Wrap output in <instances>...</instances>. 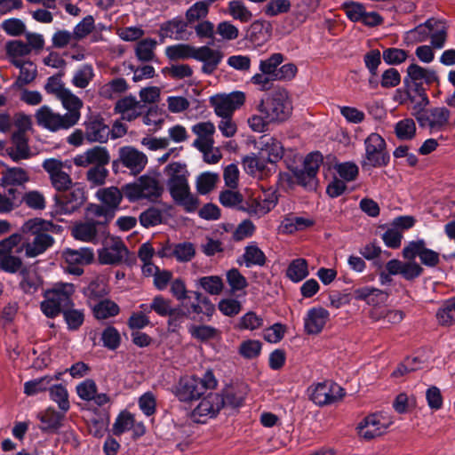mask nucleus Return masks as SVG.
<instances>
[{
  "label": "nucleus",
  "instance_id": "1",
  "mask_svg": "<svg viewBox=\"0 0 455 455\" xmlns=\"http://www.w3.org/2000/svg\"><path fill=\"white\" fill-rule=\"evenodd\" d=\"M164 173L168 177L167 186L175 203L187 212L196 211L199 200L190 192L187 165L180 162L171 163L164 168Z\"/></svg>",
  "mask_w": 455,
  "mask_h": 455
},
{
  "label": "nucleus",
  "instance_id": "2",
  "mask_svg": "<svg viewBox=\"0 0 455 455\" xmlns=\"http://www.w3.org/2000/svg\"><path fill=\"white\" fill-rule=\"evenodd\" d=\"M75 286L70 283H58L44 292L45 299L41 302V309L47 316L53 318L60 312L70 307Z\"/></svg>",
  "mask_w": 455,
  "mask_h": 455
},
{
  "label": "nucleus",
  "instance_id": "3",
  "mask_svg": "<svg viewBox=\"0 0 455 455\" xmlns=\"http://www.w3.org/2000/svg\"><path fill=\"white\" fill-rule=\"evenodd\" d=\"M42 221L38 219L29 220L22 226L23 243L22 249L25 255L34 258L42 254L52 243L53 238L47 233L41 232Z\"/></svg>",
  "mask_w": 455,
  "mask_h": 455
},
{
  "label": "nucleus",
  "instance_id": "4",
  "mask_svg": "<svg viewBox=\"0 0 455 455\" xmlns=\"http://www.w3.org/2000/svg\"><path fill=\"white\" fill-rule=\"evenodd\" d=\"M258 111L272 123H281L291 114V105L284 90H275L267 94L259 103Z\"/></svg>",
  "mask_w": 455,
  "mask_h": 455
},
{
  "label": "nucleus",
  "instance_id": "5",
  "mask_svg": "<svg viewBox=\"0 0 455 455\" xmlns=\"http://www.w3.org/2000/svg\"><path fill=\"white\" fill-rule=\"evenodd\" d=\"M124 196L132 203L140 200L156 202L164 193V187L154 176L143 175L136 181L123 186Z\"/></svg>",
  "mask_w": 455,
  "mask_h": 455
},
{
  "label": "nucleus",
  "instance_id": "6",
  "mask_svg": "<svg viewBox=\"0 0 455 455\" xmlns=\"http://www.w3.org/2000/svg\"><path fill=\"white\" fill-rule=\"evenodd\" d=\"M52 215L54 217L70 215L78 211L85 203V190L80 183H75L67 190L54 195Z\"/></svg>",
  "mask_w": 455,
  "mask_h": 455
},
{
  "label": "nucleus",
  "instance_id": "7",
  "mask_svg": "<svg viewBox=\"0 0 455 455\" xmlns=\"http://www.w3.org/2000/svg\"><path fill=\"white\" fill-rule=\"evenodd\" d=\"M217 386V380L212 371H206L202 379L196 377H185L180 379L177 387L176 395L182 402L198 399L207 389Z\"/></svg>",
  "mask_w": 455,
  "mask_h": 455
},
{
  "label": "nucleus",
  "instance_id": "8",
  "mask_svg": "<svg viewBox=\"0 0 455 455\" xmlns=\"http://www.w3.org/2000/svg\"><path fill=\"white\" fill-rule=\"evenodd\" d=\"M365 154L362 161L363 168H379L386 166L390 159L385 140L372 132L364 140Z\"/></svg>",
  "mask_w": 455,
  "mask_h": 455
},
{
  "label": "nucleus",
  "instance_id": "9",
  "mask_svg": "<svg viewBox=\"0 0 455 455\" xmlns=\"http://www.w3.org/2000/svg\"><path fill=\"white\" fill-rule=\"evenodd\" d=\"M42 166L48 173L52 186L58 192L67 190L75 184L70 176L72 166L68 161L47 158L43 162Z\"/></svg>",
  "mask_w": 455,
  "mask_h": 455
},
{
  "label": "nucleus",
  "instance_id": "10",
  "mask_svg": "<svg viewBox=\"0 0 455 455\" xmlns=\"http://www.w3.org/2000/svg\"><path fill=\"white\" fill-rule=\"evenodd\" d=\"M194 299L188 297L181 303L184 312L181 314L188 318L205 322L211 320L215 312V306L211 299L199 291H193Z\"/></svg>",
  "mask_w": 455,
  "mask_h": 455
},
{
  "label": "nucleus",
  "instance_id": "11",
  "mask_svg": "<svg viewBox=\"0 0 455 455\" xmlns=\"http://www.w3.org/2000/svg\"><path fill=\"white\" fill-rule=\"evenodd\" d=\"M35 119L38 126L52 132L68 130L74 127L64 114L56 112L47 105H44L36 109Z\"/></svg>",
  "mask_w": 455,
  "mask_h": 455
},
{
  "label": "nucleus",
  "instance_id": "12",
  "mask_svg": "<svg viewBox=\"0 0 455 455\" xmlns=\"http://www.w3.org/2000/svg\"><path fill=\"white\" fill-rule=\"evenodd\" d=\"M121 164L133 175L140 173L148 164L147 156L132 146L121 147L118 149V158L112 163L115 170Z\"/></svg>",
  "mask_w": 455,
  "mask_h": 455
},
{
  "label": "nucleus",
  "instance_id": "13",
  "mask_svg": "<svg viewBox=\"0 0 455 455\" xmlns=\"http://www.w3.org/2000/svg\"><path fill=\"white\" fill-rule=\"evenodd\" d=\"M392 424L390 417L374 413L365 417L357 426V430L361 437L371 440L382 435Z\"/></svg>",
  "mask_w": 455,
  "mask_h": 455
},
{
  "label": "nucleus",
  "instance_id": "14",
  "mask_svg": "<svg viewBox=\"0 0 455 455\" xmlns=\"http://www.w3.org/2000/svg\"><path fill=\"white\" fill-rule=\"evenodd\" d=\"M244 100V93L238 91L228 94H216L210 98V103L220 117L233 116L234 112L243 105Z\"/></svg>",
  "mask_w": 455,
  "mask_h": 455
},
{
  "label": "nucleus",
  "instance_id": "15",
  "mask_svg": "<svg viewBox=\"0 0 455 455\" xmlns=\"http://www.w3.org/2000/svg\"><path fill=\"white\" fill-rule=\"evenodd\" d=\"M62 258L66 263L65 269L69 274L81 275L84 273L83 266L92 262L93 250L89 247L80 249L67 248L62 251Z\"/></svg>",
  "mask_w": 455,
  "mask_h": 455
},
{
  "label": "nucleus",
  "instance_id": "16",
  "mask_svg": "<svg viewBox=\"0 0 455 455\" xmlns=\"http://www.w3.org/2000/svg\"><path fill=\"white\" fill-rule=\"evenodd\" d=\"M403 257L405 259L411 260L419 257L420 262L428 267H435L440 262L439 253L427 248L426 242L423 239L411 241L403 249Z\"/></svg>",
  "mask_w": 455,
  "mask_h": 455
},
{
  "label": "nucleus",
  "instance_id": "17",
  "mask_svg": "<svg viewBox=\"0 0 455 455\" xmlns=\"http://www.w3.org/2000/svg\"><path fill=\"white\" fill-rule=\"evenodd\" d=\"M344 395V390L339 385L332 381H324L311 387L310 399L315 404L323 406L340 400Z\"/></svg>",
  "mask_w": 455,
  "mask_h": 455
},
{
  "label": "nucleus",
  "instance_id": "18",
  "mask_svg": "<svg viewBox=\"0 0 455 455\" xmlns=\"http://www.w3.org/2000/svg\"><path fill=\"white\" fill-rule=\"evenodd\" d=\"M451 111L445 107L424 108L415 116V119L422 128L428 127L432 131H440L448 124Z\"/></svg>",
  "mask_w": 455,
  "mask_h": 455
},
{
  "label": "nucleus",
  "instance_id": "19",
  "mask_svg": "<svg viewBox=\"0 0 455 455\" xmlns=\"http://www.w3.org/2000/svg\"><path fill=\"white\" fill-rule=\"evenodd\" d=\"M128 249L118 237H111L106 245L99 251V260L101 264L118 265L126 259Z\"/></svg>",
  "mask_w": 455,
  "mask_h": 455
},
{
  "label": "nucleus",
  "instance_id": "20",
  "mask_svg": "<svg viewBox=\"0 0 455 455\" xmlns=\"http://www.w3.org/2000/svg\"><path fill=\"white\" fill-rule=\"evenodd\" d=\"M75 165L78 167H88L90 165L101 166L107 165L110 162V155L107 148L95 146L76 155L73 158Z\"/></svg>",
  "mask_w": 455,
  "mask_h": 455
},
{
  "label": "nucleus",
  "instance_id": "21",
  "mask_svg": "<svg viewBox=\"0 0 455 455\" xmlns=\"http://www.w3.org/2000/svg\"><path fill=\"white\" fill-rule=\"evenodd\" d=\"M404 83L406 84L405 94L411 103V115L418 116L429 104L426 89L421 83H409L408 78H404Z\"/></svg>",
  "mask_w": 455,
  "mask_h": 455
},
{
  "label": "nucleus",
  "instance_id": "22",
  "mask_svg": "<svg viewBox=\"0 0 455 455\" xmlns=\"http://www.w3.org/2000/svg\"><path fill=\"white\" fill-rule=\"evenodd\" d=\"M222 58L223 53L220 51L214 50L208 45L196 47L194 59L203 62L202 71L204 74H212L217 69Z\"/></svg>",
  "mask_w": 455,
  "mask_h": 455
},
{
  "label": "nucleus",
  "instance_id": "23",
  "mask_svg": "<svg viewBox=\"0 0 455 455\" xmlns=\"http://www.w3.org/2000/svg\"><path fill=\"white\" fill-rule=\"evenodd\" d=\"M224 408L223 396L218 393H210L204 397L199 404L193 411V417H209L216 416L219 411Z\"/></svg>",
  "mask_w": 455,
  "mask_h": 455
},
{
  "label": "nucleus",
  "instance_id": "24",
  "mask_svg": "<svg viewBox=\"0 0 455 455\" xmlns=\"http://www.w3.org/2000/svg\"><path fill=\"white\" fill-rule=\"evenodd\" d=\"M115 110L121 115L123 120L131 122L142 115L144 105L134 96L130 95L118 100Z\"/></svg>",
  "mask_w": 455,
  "mask_h": 455
},
{
  "label": "nucleus",
  "instance_id": "25",
  "mask_svg": "<svg viewBox=\"0 0 455 455\" xmlns=\"http://www.w3.org/2000/svg\"><path fill=\"white\" fill-rule=\"evenodd\" d=\"M259 154L267 161L268 164H275L283 155V148L280 141L269 136H262L258 142Z\"/></svg>",
  "mask_w": 455,
  "mask_h": 455
},
{
  "label": "nucleus",
  "instance_id": "26",
  "mask_svg": "<svg viewBox=\"0 0 455 455\" xmlns=\"http://www.w3.org/2000/svg\"><path fill=\"white\" fill-rule=\"evenodd\" d=\"M329 312L321 307L310 308L304 319L305 331L308 334H318L329 319Z\"/></svg>",
  "mask_w": 455,
  "mask_h": 455
},
{
  "label": "nucleus",
  "instance_id": "27",
  "mask_svg": "<svg viewBox=\"0 0 455 455\" xmlns=\"http://www.w3.org/2000/svg\"><path fill=\"white\" fill-rule=\"evenodd\" d=\"M63 108L67 110V119L75 126L81 118V109L84 103L82 100L74 94L69 89L59 99Z\"/></svg>",
  "mask_w": 455,
  "mask_h": 455
},
{
  "label": "nucleus",
  "instance_id": "28",
  "mask_svg": "<svg viewBox=\"0 0 455 455\" xmlns=\"http://www.w3.org/2000/svg\"><path fill=\"white\" fill-rule=\"evenodd\" d=\"M192 132L197 136L192 144L194 148H211L214 144L215 126L212 122L197 123L192 126Z\"/></svg>",
  "mask_w": 455,
  "mask_h": 455
},
{
  "label": "nucleus",
  "instance_id": "29",
  "mask_svg": "<svg viewBox=\"0 0 455 455\" xmlns=\"http://www.w3.org/2000/svg\"><path fill=\"white\" fill-rule=\"evenodd\" d=\"M109 135L110 129L101 119L92 118L85 123V139L88 141L104 143Z\"/></svg>",
  "mask_w": 455,
  "mask_h": 455
},
{
  "label": "nucleus",
  "instance_id": "30",
  "mask_svg": "<svg viewBox=\"0 0 455 455\" xmlns=\"http://www.w3.org/2000/svg\"><path fill=\"white\" fill-rule=\"evenodd\" d=\"M12 145L8 148V154L14 161L27 159L30 156L28 139L24 131H18L12 134Z\"/></svg>",
  "mask_w": 455,
  "mask_h": 455
},
{
  "label": "nucleus",
  "instance_id": "31",
  "mask_svg": "<svg viewBox=\"0 0 455 455\" xmlns=\"http://www.w3.org/2000/svg\"><path fill=\"white\" fill-rule=\"evenodd\" d=\"M21 277L20 281V288L27 294H34L43 286V278L34 269L23 268L20 272Z\"/></svg>",
  "mask_w": 455,
  "mask_h": 455
},
{
  "label": "nucleus",
  "instance_id": "32",
  "mask_svg": "<svg viewBox=\"0 0 455 455\" xmlns=\"http://www.w3.org/2000/svg\"><path fill=\"white\" fill-rule=\"evenodd\" d=\"M100 223L94 220H86L84 222L77 223L71 230L72 235L75 239L82 242H93L98 235L97 226Z\"/></svg>",
  "mask_w": 455,
  "mask_h": 455
},
{
  "label": "nucleus",
  "instance_id": "33",
  "mask_svg": "<svg viewBox=\"0 0 455 455\" xmlns=\"http://www.w3.org/2000/svg\"><path fill=\"white\" fill-rule=\"evenodd\" d=\"M140 308L144 312L155 311L160 316L175 317L179 315L178 309L172 307L171 300L161 295L153 298L150 305L142 304Z\"/></svg>",
  "mask_w": 455,
  "mask_h": 455
},
{
  "label": "nucleus",
  "instance_id": "34",
  "mask_svg": "<svg viewBox=\"0 0 455 455\" xmlns=\"http://www.w3.org/2000/svg\"><path fill=\"white\" fill-rule=\"evenodd\" d=\"M65 413L62 411L60 412L56 411L52 408L46 409L38 416L43 424L41 429L44 432H56L62 426Z\"/></svg>",
  "mask_w": 455,
  "mask_h": 455
},
{
  "label": "nucleus",
  "instance_id": "35",
  "mask_svg": "<svg viewBox=\"0 0 455 455\" xmlns=\"http://www.w3.org/2000/svg\"><path fill=\"white\" fill-rule=\"evenodd\" d=\"M94 76L95 72L92 65L83 64L74 71L71 84L78 89H85L92 83Z\"/></svg>",
  "mask_w": 455,
  "mask_h": 455
},
{
  "label": "nucleus",
  "instance_id": "36",
  "mask_svg": "<svg viewBox=\"0 0 455 455\" xmlns=\"http://www.w3.org/2000/svg\"><path fill=\"white\" fill-rule=\"evenodd\" d=\"M188 21L182 20H172L164 23L161 26V36L164 37H171L175 40L186 39V28Z\"/></svg>",
  "mask_w": 455,
  "mask_h": 455
},
{
  "label": "nucleus",
  "instance_id": "37",
  "mask_svg": "<svg viewBox=\"0 0 455 455\" xmlns=\"http://www.w3.org/2000/svg\"><path fill=\"white\" fill-rule=\"evenodd\" d=\"M267 161L258 156H248L243 159L244 171L251 175H264L269 171L267 167Z\"/></svg>",
  "mask_w": 455,
  "mask_h": 455
},
{
  "label": "nucleus",
  "instance_id": "38",
  "mask_svg": "<svg viewBox=\"0 0 455 455\" xmlns=\"http://www.w3.org/2000/svg\"><path fill=\"white\" fill-rule=\"evenodd\" d=\"M12 63L20 68V76L16 84L22 86L32 82L36 76V68L30 61H22L21 60H13Z\"/></svg>",
  "mask_w": 455,
  "mask_h": 455
},
{
  "label": "nucleus",
  "instance_id": "39",
  "mask_svg": "<svg viewBox=\"0 0 455 455\" xmlns=\"http://www.w3.org/2000/svg\"><path fill=\"white\" fill-rule=\"evenodd\" d=\"M124 196L123 189L120 190L116 187L102 188L97 192L98 198L111 209L119 206Z\"/></svg>",
  "mask_w": 455,
  "mask_h": 455
},
{
  "label": "nucleus",
  "instance_id": "40",
  "mask_svg": "<svg viewBox=\"0 0 455 455\" xmlns=\"http://www.w3.org/2000/svg\"><path fill=\"white\" fill-rule=\"evenodd\" d=\"M439 324L450 326L455 323V298L445 300L436 312Z\"/></svg>",
  "mask_w": 455,
  "mask_h": 455
},
{
  "label": "nucleus",
  "instance_id": "41",
  "mask_svg": "<svg viewBox=\"0 0 455 455\" xmlns=\"http://www.w3.org/2000/svg\"><path fill=\"white\" fill-rule=\"evenodd\" d=\"M313 225V220L303 217L287 215L281 223L283 232L291 234Z\"/></svg>",
  "mask_w": 455,
  "mask_h": 455
},
{
  "label": "nucleus",
  "instance_id": "42",
  "mask_svg": "<svg viewBox=\"0 0 455 455\" xmlns=\"http://www.w3.org/2000/svg\"><path fill=\"white\" fill-rule=\"evenodd\" d=\"M307 262L304 259H293L286 271L287 276L295 283L300 282L308 275Z\"/></svg>",
  "mask_w": 455,
  "mask_h": 455
},
{
  "label": "nucleus",
  "instance_id": "43",
  "mask_svg": "<svg viewBox=\"0 0 455 455\" xmlns=\"http://www.w3.org/2000/svg\"><path fill=\"white\" fill-rule=\"evenodd\" d=\"M243 257L247 267L264 266L267 259L264 252L255 243H251L245 247Z\"/></svg>",
  "mask_w": 455,
  "mask_h": 455
},
{
  "label": "nucleus",
  "instance_id": "44",
  "mask_svg": "<svg viewBox=\"0 0 455 455\" xmlns=\"http://www.w3.org/2000/svg\"><path fill=\"white\" fill-rule=\"evenodd\" d=\"M209 4L205 1H198L192 4L186 12V20L188 25L202 21L209 13Z\"/></svg>",
  "mask_w": 455,
  "mask_h": 455
},
{
  "label": "nucleus",
  "instance_id": "45",
  "mask_svg": "<svg viewBox=\"0 0 455 455\" xmlns=\"http://www.w3.org/2000/svg\"><path fill=\"white\" fill-rule=\"evenodd\" d=\"M228 13L233 19L241 22H249L252 18L251 12L240 0H232L228 3Z\"/></svg>",
  "mask_w": 455,
  "mask_h": 455
},
{
  "label": "nucleus",
  "instance_id": "46",
  "mask_svg": "<svg viewBox=\"0 0 455 455\" xmlns=\"http://www.w3.org/2000/svg\"><path fill=\"white\" fill-rule=\"evenodd\" d=\"M428 27L434 26V30L430 33L431 43L435 48H442L446 40V26L443 22L435 20H427Z\"/></svg>",
  "mask_w": 455,
  "mask_h": 455
},
{
  "label": "nucleus",
  "instance_id": "47",
  "mask_svg": "<svg viewBox=\"0 0 455 455\" xmlns=\"http://www.w3.org/2000/svg\"><path fill=\"white\" fill-rule=\"evenodd\" d=\"M396 137L402 140H410L415 137L416 124L412 118H404L396 123L395 126Z\"/></svg>",
  "mask_w": 455,
  "mask_h": 455
},
{
  "label": "nucleus",
  "instance_id": "48",
  "mask_svg": "<svg viewBox=\"0 0 455 455\" xmlns=\"http://www.w3.org/2000/svg\"><path fill=\"white\" fill-rule=\"evenodd\" d=\"M219 175L214 172H205L201 173L196 181V190L201 195L210 193L216 186Z\"/></svg>",
  "mask_w": 455,
  "mask_h": 455
},
{
  "label": "nucleus",
  "instance_id": "49",
  "mask_svg": "<svg viewBox=\"0 0 455 455\" xmlns=\"http://www.w3.org/2000/svg\"><path fill=\"white\" fill-rule=\"evenodd\" d=\"M283 60L284 57L282 53H273L269 58L260 60L259 70L262 73L271 76L272 79H275V75L278 72V67L282 64Z\"/></svg>",
  "mask_w": 455,
  "mask_h": 455
},
{
  "label": "nucleus",
  "instance_id": "50",
  "mask_svg": "<svg viewBox=\"0 0 455 455\" xmlns=\"http://www.w3.org/2000/svg\"><path fill=\"white\" fill-rule=\"evenodd\" d=\"M172 253L178 261L188 262L195 257L196 249L192 243L183 242L174 243Z\"/></svg>",
  "mask_w": 455,
  "mask_h": 455
},
{
  "label": "nucleus",
  "instance_id": "51",
  "mask_svg": "<svg viewBox=\"0 0 455 455\" xmlns=\"http://www.w3.org/2000/svg\"><path fill=\"white\" fill-rule=\"evenodd\" d=\"M93 313L98 319H107L119 313V307L109 299L100 300L94 305Z\"/></svg>",
  "mask_w": 455,
  "mask_h": 455
},
{
  "label": "nucleus",
  "instance_id": "52",
  "mask_svg": "<svg viewBox=\"0 0 455 455\" xmlns=\"http://www.w3.org/2000/svg\"><path fill=\"white\" fill-rule=\"evenodd\" d=\"M22 266L21 259L14 252L0 251V269L9 273L18 272Z\"/></svg>",
  "mask_w": 455,
  "mask_h": 455
},
{
  "label": "nucleus",
  "instance_id": "53",
  "mask_svg": "<svg viewBox=\"0 0 455 455\" xmlns=\"http://www.w3.org/2000/svg\"><path fill=\"white\" fill-rule=\"evenodd\" d=\"M188 332L190 335L200 341H206L215 339L219 335V331L210 325H196L191 324L188 326Z\"/></svg>",
  "mask_w": 455,
  "mask_h": 455
},
{
  "label": "nucleus",
  "instance_id": "54",
  "mask_svg": "<svg viewBox=\"0 0 455 455\" xmlns=\"http://www.w3.org/2000/svg\"><path fill=\"white\" fill-rule=\"evenodd\" d=\"M215 35L219 36L220 38H216L215 41H233L238 38L239 30L238 28L233 25L229 21H221L220 22L215 30Z\"/></svg>",
  "mask_w": 455,
  "mask_h": 455
},
{
  "label": "nucleus",
  "instance_id": "55",
  "mask_svg": "<svg viewBox=\"0 0 455 455\" xmlns=\"http://www.w3.org/2000/svg\"><path fill=\"white\" fill-rule=\"evenodd\" d=\"M49 391L51 399L58 403L62 411L67 412L70 407L67 389L62 385L51 384Z\"/></svg>",
  "mask_w": 455,
  "mask_h": 455
},
{
  "label": "nucleus",
  "instance_id": "56",
  "mask_svg": "<svg viewBox=\"0 0 455 455\" xmlns=\"http://www.w3.org/2000/svg\"><path fill=\"white\" fill-rule=\"evenodd\" d=\"M52 378L44 376L24 384V393L28 395H35L50 388Z\"/></svg>",
  "mask_w": 455,
  "mask_h": 455
},
{
  "label": "nucleus",
  "instance_id": "57",
  "mask_svg": "<svg viewBox=\"0 0 455 455\" xmlns=\"http://www.w3.org/2000/svg\"><path fill=\"white\" fill-rule=\"evenodd\" d=\"M156 46V41L153 39H143L136 45V56L141 61L152 60L155 57L154 50Z\"/></svg>",
  "mask_w": 455,
  "mask_h": 455
},
{
  "label": "nucleus",
  "instance_id": "58",
  "mask_svg": "<svg viewBox=\"0 0 455 455\" xmlns=\"http://www.w3.org/2000/svg\"><path fill=\"white\" fill-rule=\"evenodd\" d=\"M198 283L211 295H219L224 287L222 279L218 275L203 276L198 279Z\"/></svg>",
  "mask_w": 455,
  "mask_h": 455
},
{
  "label": "nucleus",
  "instance_id": "59",
  "mask_svg": "<svg viewBox=\"0 0 455 455\" xmlns=\"http://www.w3.org/2000/svg\"><path fill=\"white\" fill-rule=\"evenodd\" d=\"M196 47L189 44H176L166 48V55L171 60L193 58Z\"/></svg>",
  "mask_w": 455,
  "mask_h": 455
},
{
  "label": "nucleus",
  "instance_id": "60",
  "mask_svg": "<svg viewBox=\"0 0 455 455\" xmlns=\"http://www.w3.org/2000/svg\"><path fill=\"white\" fill-rule=\"evenodd\" d=\"M28 180L27 172L21 168H11L6 171L2 178L5 186L22 185Z\"/></svg>",
  "mask_w": 455,
  "mask_h": 455
},
{
  "label": "nucleus",
  "instance_id": "61",
  "mask_svg": "<svg viewBox=\"0 0 455 455\" xmlns=\"http://www.w3.org/2000/svg\"><path fill=\"white\" fill-rule=\"evenodd\" d=\"M134 426L133 416L126 411H124L118 415L113 427L112 431L116 435H121L124 432L130 430Z\"/></svg>",
  "mask_w": 455,
  "mask_h": 455
},
{
  "label": "nucleus",
  "instance_id": "62",
  "mask_svg": "<svg viewBox=\"0 0 455 455\" xmlns=\"http://www.w3.org/2000/svg\"><path fill=\"white\" fill-rule=\"evenodd\" d=\"M162 211L155 207L148 208L140 215V222L145 228L156 226L162 222Z\"/></svg>",
  "mask_w": 455,
  "mask_h": 455
},
{
  "label": "nucleus",
  "instance_id": "63",
  "mask_svg": "<svg viewBox=\"0 0 455 455\" xmlns=\"http://www.w3.org/2000/svg\"><path fill=\"white\" fill-rule=\"evenodd\" d=\"M6 52L12 61L28 55L30 53V47L27 46V44L20 40H14L6 44Z\"/></svg>",
  "mask_w": 455,
  "mask_h": 455
},
{
  "label": "nucleus",
  "instance_id": "64",
  "mask_svg": "<svg viewBox=\"0 0 455 455\" xmlns=\"http://www.w3.org/2000/svg\"><path fill=\"white\" fill-rule=\"evenodd\" d=\"M220 395L223 396L224 407L238 408L244 401V394L235 388H227Z\"/></svg>",
  "mask_w": 455,
  "mask_h": 455
}]
</instances>
